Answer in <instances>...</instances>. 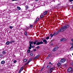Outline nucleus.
Returning a JSON list of instances; mask_svg holds the SVG:
<instances>
[{"label":"nucleus","mask_w":73,"mask_h":73,"mask_svg":"<svg viewBox=\"0 0 73 73\" xmlns=\"http://www.w3.org/2000/svg\"><path fill=\"white\" fill-rule=\"evenodd\" d=\"M25 65H26V64H25Z\"/></svg>","instance_id":"59"},{"label":"nucleus","mask_w":73,"mask_h":73,"mask_svg":"<svg viewBox=\"0 0 73 73\" xmlns=\"http://www.w3.org/2000/svg\"><path fill=\"white\" fill-rule=\"evenodd\" d=\"M44 70L43 69H41L40 70V72H42V70Z\"/></svg>","instance_id":"47"},{"label":"nucleus","mask_w":73,"mask_h":73,"mask_svg":"<svg viewBox=\"0 0 73 73\" xmlns=\"http://www.w3.org/2000/svg\"><path fill=\"white\" fill-rule=\"evenodd\" d=\"M35 41H36V42H37V40H35Z\"/></svg>","instance_id":"57"},{"label":"nucleus","mask_w":73,"mask_h":73,"mask_svg":"<svg viewBox=\"0 0 73 73\" xmlns=\"http://www.w3.org/2000/svg\"><path fill=\"white\" fill-rule=\"evenodd\" d=\"M48 64H52L51 62H49Z\"/></svg>","instance_id":"40"},{"label":"nucleus","mask_w":73,"mask_h":73,"mask_svg":"<svg viewBox=\"0 0 73 73\" xmlns=\"http://www.w3.org/2000/svg\"><path fill=\"white\" fill-rule=\"evenodd\" d=\"M6 44L7 45H9V44H10V42H9V41H8L7 42H6Z\"/></svg>","instance_id":"16"},{"label":"nucleus","mask_w":73,"mask_h":73,"mask_svg":"<svg viewBox=\"0 0 73 73\" xmlns=\"http://www.w3.org/2000/svg\"><path fill=\"white\" fill-rule=\"evenodd\" d=\"M58 48H59L58 47V46H56L52 50V51L53 52H54V51H56V50H57V49H58Z\"/></svg>","instance_id":"5"},{"label":"nucleus","mask_w":73,"mask_h":73,"mask_svg":"<svg viewBox=\"0 0 73 73\" xmlns=\"http://www.w3.org/2000/svg\"><path fill=\"white\" fill-rule=\"evenodd\" d=\"M43 42H44V43H43V44H47V40H46V39H44L43 40Z\"/></svg>","instance_id":"9"},{"label":"nucleus","mask_w":73,"mask_h":73,"mask_svg":"<svg viewBox=\"0 0 73 73\" xmlns=\"http://www.w3.org/2000/svg\"><path fill=\"white\" fill-rule=\"evenodd\" d=\"M69 1L70 2H72V1H73V0H69Z\"/></svg>","instance_id":"39"},{"label":"nucleus","mask_w":73,"mask_h":73,"mask_svg":"<svg viewBox=\"0 0 73 73\" xmlns=\"http://www.w3.org/2000/svg\"><path fill=\"white\" fill-rule=\"evenodd\" d=\"M71 4H73V2H71Z\"/></svg>","instance_id":"53"},{"label":"nucleus","mask_w":73,"mask_h":73,"mask_svg":"<svg viewBox=\"0 0 73 73\" xmlns=\"http://www.w3.org/2000/svg\"><path fill=\"white\" fill-rule=\"evenodd\" d=\"M50 56V55H48L47 58H49V57Z\"/></svg>","instance_id":"30"},{"label":"nucleus","mask_w":73,"mask_h":73,"mask_svg":"<svg viewBox=\"0 0 73 73\" xmlns=\"http://www.w3.org/2000/svg\"><path fill=\"white\" fill-rule=\"evenodd\" d=\"M71 41H72L73 42V39H71Z\"/></svg>","instance_id":"51"},{"label":"nucleus","mask_w":73,"mask_h":73,"mask_svg":"<svg viewBox=\"0 0 73 73\" xmlns=\"http://www.w3.org/2000/svg\"><path fill=\"white\" fill-rule=\"evenodd\" d=\"M65 61H66V59L65 58L62 59L60 60V62H57L58 63H57V64H62V63H64Z\"/></svg>","instance_id":"2"},{"label":"nucleus","mask_w":73,"mask_h":73,"mask_svg":"<svg viewBox=\"0 0 73 73\" xmlns=\"http://www.w3.org/2000/svg\"><path fill=\"white\" fill-rule=\"evenodd\" d=\"M30 27L31 28H33V25H30Z\"/></svg>","instance_id":"31"},{"label":"nucleus","mask_w":73,"mask_h":73,"mask_svg":"<svg viewBox=\"0 0 73 73\" xmlns=\"http://www.w3.org/2000/svg\"><path fill=\"white\" fill-rule=\"evenodd\" d=\"M70 26V25L69 24H67L63 27H62L60 29L58 32H57L58 33H59L60 32H64V31H65L66 29L67 28H69Z\"/></svg>","instance_id":"1"},{"label":"nucleus","mask_w":73,"mask_h":73,"mask_svg":"<svg viewBox=\"0 0 73 73\" xmlns=\"http://www.w3.org/2000/svg\"><path fill=\"white\" fill-rule=\"evenodd\" d=\"M17 0H12V1H17Z\"/></svg>","instance_id":"42"},{"label":"nucleus","mask_w":73,"mask_h":73,"mask_svg":"<svg viewBox=\"0 0 73 73\" xmlns=\"http://www.w3.org/2000/svg\"><path fill=\"white\" fill-rule=\"evenodd\" d=\"M39 20V18L38 17H37V18L36 19V20L35 21V23H37V21H38V20Z\"/></svg>","instance_id":"15"},{"label":"nucleus","mask_w":73,"mask_h":73,"mask_svg":"<svg viewBox=\"0 0 73 73\" xmlns=\"http://www.w3.org/2000/svg\"><path fill=\"white\" fill-rule=\"evenodd\" d=\"M58 33H57V32L56 33H54L53 34V35H54V36H56V35H57V34H58Z\"/></svg>","instance_id":"18"},{"label":"nucleus","mask_w":73,"mask_h":73,"mask_svg":"<svg viewBox=\"0 0 73 73\" xmlns=\"http://www.w3.org/2000/svg\"><path fill=\"white\" fill-rule=\"evenodd\" d=\"M71 48H73V45L71 47Z\"/></svg>","instance_id":"50"},{"label":"nucleus","mask_w":73,"mask_h":73,"mask_svg":"<svg viewBox=\"0 0 73 73\" xmlns=\"http://www.w3.org/2000/svg\"><path fill=\"white\" fill-rule=\"evenodd\" d=\"M33 45H33V46H31V49L32 48H34V47H35V46H33Z\"/></svg>","instance_id":"33"},{"label":"nucleus","mask_w":73,"mask_h":73,"mask_svg":"<svg viewBox=\"0 0 73 73\" xmlns=\"http://www.w3.org/2000/svg\"><path fill=\"white\" fill-rule=\"evenodd\" d=\"M32 60V58H30L28 61L27 63H25V64H29V62H31Z\"/></svg>","instance_id":"8"},{"label":"nucleus","mask_w":73,"mask_h":73,"mask_svg":"<svg viewBox=\"0 0 73 73\" xmlns=\"http://www.w3.org/2000/svg\"><path fill=\"white\" fill-rule=\"evenodd\" d=\"M44 67L43 66L42 68L41 69V70H43L44 69Z\"/></svg>","instance_id":"38"},{"label":"nucleus","mask_w":73,"mask_h":73,"mask_svg":"<svg viewBox=\"0 0 73 73\" xmlns=\"http://www.w3.org/2000/svg\"><path fill=\"white\" fill-rule=\"evenodd\" d=\"M72 68H68V69L67 70V72H72Z\"/></svg>","instance_id":"6"},{"label":"nucleus","mask_w":73,"mask_h":73,"mask_svg":"<svg viewBox=\"0 0 73 73\" xmlns=\"http://www.w3.org/2000/svg\"><path fill=\"white\" fill-rule=\"evenodd\" d=\"M70 50H73V48H71Z\"/></svg>","instance_id":"43"},{"label":"nucleus","mask_w":73,"mask_h":73,"mask_svg":"<svg viewBox=\"0 0 73 73\" xmlns=\"http://www.w3.org/2000/svg\"><path fill=\"white\" fill-rule=\"evenodd\" d=\"M11 42H15V41H13V40H11Z\"/></svg>","instance_id":"44"},{"label":"nucleus","mask_w":73,"mask_h":73,"mask_svg":"<svg viewBox=\"0 0 73 73\" xmlns=\"http://www.w3.org/2000/svg\"><path fill=\"white\" fill-rule=\"evenodd\" d=\"M2 53L3 54H7V53H6V50L3 51L2 52Z\"/></svg>","instance_id":"11"},{"label":"nucleus","mask_w":73,"mask_h":73,"mask_svg":"<svg viewBox=\"0 0 73 73\" xmlns=\"http://www.w3.org/2000/svg\"><path fill=\"white\" fill-rule=\"evenodd\" d=\"M50 45H51V46L53 45V43H51V44H50Z\"/></svg>","instance_id":"46"},{"label":"nucleus","mask_w":73,"mask_h":73,"mask_svg":"<svg viewBox=\"0 0 73 73\" xmlns=\"http://www.w3.org/2000/svg\"><path fill=\"white\" fill-rule=\"evenodd\" d=\"M28 27H26L25 29H24V31H28Z\"/></svg>","instance_id":"13"},{"label":"nucleus","mask_w":73,"mask_h":73,"mask_svg":"<svg viewBox=\"0 0 73 73\" xmlns=\"http://www.w3.org/2000/svg\"><path fill=\"white\" fill-rule=\"evenodd\" d=\"M52 70H48V73H51L52 72Z\"/></svg>","instance_id":"21"},{"label":"nucleus","mask_w":73,"mask_h":73,"mask_svg":"<svg viewBox=\"0 0 73 73\" xmlns=\"http://www.w3.org/2000/svg\"><path fill=\"white\" fill-rule=\"evenodd\" d=\"M37 49H39L40 48V46H38L36 47Z\"/></svg>","instance_id":"35"},{"label":"nucleus","mask_w":73,"mask_h":73,"mask_svg":"<svg viewBox=\"0 0 73 73\" xmlns=\"http://www.w3.org/2000/svg\"><path fill=\"white\" fill-rule=\"evenodd\" d=\"M26 9H28V6H26L25 7Z\"/></svg>","instance_id":"32"},{"label":"nucleus","mask_w":73,"mask_h":73,"mask_svg":"<svg viewBox=\"0 0 73 73\" xmlns=\"http://www.w3.org/2000/svg\"><path fill=\"white\" fill-rule=\"evenodd\" d=\"M72 45H73V42H72Z\"/></svg>","instance_id":"55"},{"label":"nucleus","mask_w":73,"mask_h":73,"mask_svg":"<svg viewBox=\"0 0 73 73\" xmlns=\"http://www.w3.org/2000/svg\"><path fill=\"white\" fill-rule=\"evenodd\" d=\"M12 41H11L10 42V44H12Z\"/></svg>","instance_id":"49"},{"label":"nucleus","mask_w":73,"mask_h":73,"mask_svg":"<svg viewBox=\"0 0 73 73\" xmlns=\"http://www.w3.org/2000/svg\"><path fill=\"white\" fill-rule=\"evenodd\" d=\"M17 8L18 10H20L21 9V8L20 7L17 6Z\"/></svg>","instance_id":"19"},{"label":"nucleus","mask_w":73,"mask_h":73,"mask_svg":"<svg viewBox=\"0 0 73 73\" xmlns=\"http://www.w3.org/2000/svg\"><path fill=\"white\" fill-rule=\"evenodd\" d=\"M38 0H35V1H37Z\"/></svg>","instance_id":"52"},{"label":"nucleus","mask_w":73,"mask_h":73,"mask_svg":"<svg viewBox=\"0 0 73 73\" xmlns=\"http://www.w3.org/2000/svg\"><path fill=\"white\" fill-rule=\"evenodd\" d=\"M49 39V37H47L46 38V40H48V39Z\"/></svg>","instance_id":"34"},{"label":"nucleus","mask_w":73,"mask_h":73,"mask_svg":"<svg viewBox=\"0 0 73 73\" xmlns=\"http://www.w3.org/2000/svg\"><path fill=\"white\" fill-rule=\"evenodd\" d=\"M9 28H10V29H12V28H13V27H12V26H9Z\"/></svg>","instance_id":"29"},{"label":"nucleus","mask_w":73,"mask_h":73,"mask_svg":"<svg viewBox=\"0 0 73 73\" xmlns=\"http://www.w3.org/2000/svg\"><path fill=\"white\" fill-rule=\"evenodd\" d=\"M23 66H22L21 68L20 69V70H19V73H21V71H22V70H23Z\"/></svg>","instance_id":"10"},{"label":"nucleus","mask_w":73,"mask_h":73,"mask_svg":"<svg viewBox=\"0 0 73 73\" xmlns=\"http://www.w3.org/2000/svg\"><path fill=\"white\" fill-rule=\"evenodd\" d=\"M46 68H47L49 69V68H51V66H50L48 65V66H47Z\"/></svg>","instance_id":"22"},{"label":"nucleus","mask_w":73,"mask_h":73,"mask_svg":"<svg viewBox=\"0 0 73 73\" xmlns=\"http://www.w3.org/2000/svg\"><path fill=\"white\" fill-rule=\"evenodd\" d=\"M43 44V42L42 41H41L40 42H38L36 43V45H41V44Z\"/></svg>","instance_id":"4"},{"label":"nucleus","mask_w":73,"mask_h":73,"mask_svg":"<svg viewBox=\"0 0 73 73\" xmlns=\"http://www.w3.org/2000/svg\"><path fill=\"white\" fill-rule=\"evenodd\" d=\"M44 71H45V70L44 69L43 70H42V72H43Z\"/></svg>","instance_id":"48"},{"label":"nucleus","mask_w":73,"mask_h":73,"mask_svg":"<svg viewBox=\"0 0 73 73\" xmlns=\"http://www.w3.org/2000/svg\"><path fill=\"white\" fill-rule=\"evenodd\" d=\"M36 49H34V50H33V51L34 52H36Z\"/></svg>","instance_id":"41"},{"label":"nucleus","mask_w":73,"mask_h":73,"mask_svg":"<svg viewBox=\"0 0 73 73\" xmlns=\"http://www.w3.org/2000/svg\"><path fill=\"white\" fill-rule=\"evenodd\" d=\"M55 69V68H51V69H50V70H54V69Z\"/></svg>","instance_id":"20"},{"label":"nucleus","mask_w":73,"mask_h":73,"mask_svg":"<svg viewBox=\"0 0 73 73\" xmlns=\"http://www.w3.org/2000/svg\"><path fill=\"white\" fill-rule=\"evenodd\" d=\"M30 52H31V50L28 49L27 50V52L28 53H30Z\"/></svg>","instance_id":"27"},{"label":"nucleus","mask_w":73,"mask_h":73,"mask_svg":"<svg viewBox=\"0 0 73 73\" xmlns=\"http://www.w3.org/2000/svg\"><path fill=\"white\" fill-rule=\"evenodd\" d=\"M72 55L73 56V53L72 54Z\"/></svg>","instance_id":"58"},{"label":"nucleus","mask_w":73,"mask_h":73,"mask_svg":"<svg viewBox=\"0 0 73 73\" xmlns=\"http://www.w3.org/2000/svg\"><path fill=\"white\" fill-rule=\"evenodd\" d=\"M1 64H5V61H2L1 62Z\"/></svg>","instance_id":"17"},{"label":"nucleus","mask_w":73,"mask_h":73,"mask_svg":"<svg viewBox=\"0 0 73 73\" xmlns=\"http://www.w3.org/2000/svg\"><path fill=\"white\" fill-rule=\"evenodd\" d=\"M50 36H51V38H52V37H53V36H54V35H53V34L52 35V34L50 35Z\"/></svg>","instance_id":"24"},{"label":"nucleus","mask_w":73,"mask_h":73,"mask_svg":"<svg viewBox=\"0 0 73 73\" xmlns=\"http://www.w3.org/2000/svg\"><path fill=\"white\" fill-rule=\"evenodd\" d=\"M66 41V39L65 38H63L60 40V41L61 42L62 41Z\"/></svg>","instance_id":"7"},{"label":"nucleus","mask_w":73,"mask_h":73,"mask_svg":"<svg viewBox=\"0 0 73 73\" xmlns=\"http://www.w3.org/2000/svg\"><path fill=\"white\" fill-rule=\"evenodd\" d=\"M24 31H25V33H24L25 35V36H27V31L24 30Z\"/></svg>","instance_id":"14"},{"label":"nucleus","mask_w":73,"mask_h":73,"mask_svg":"<svg viewBox=\"0 0 73 73\" xmlns=\"http://www.w3.org/2000/svg\"><path fill=\"white\" fill-rule=\"evenodd\" d=\"M17 62V61L16 60H15L13 62L14 63H16V62Z\"/></svg>","instance_id":"37"},{"label":"nucleus","mask_w":73,"mask_h":73,"mask_svg":"<svg viewBox=\"0 0 73 73\" xmlns=\"http://www.w3.org/2000/svg\"><path fill=\"white\" fill-rule=\"evenodd\" d=\"M29 46H30L29 47V49H31V46H32V44H33V41H32L31 42H29Z\"/></svg>","instance_id":"3"},{"label":"nucleus","mask_w":73,"mask_h":73,"mask_svg":"<svg viewBox=\"0 0 73 73\" xmlns=\"http://www.w3.org/2000/svg\"><path fill=\"white\" fill-rule=\"evenodd\" d=\"M13 56L14 57H16V56L15 55H13Z\"/></svg>","instance_id":"45"},{"label":"nucleus","mask_w":73,"mask_h":73,"mask_svg":"<svg viewBox=\"0 0 73 73\" xmlns=\"http://www.w3.org/2000/svg\"><path fill=\"white\" fill-rule=\"evenodd\" d=\"M33 43L34 45H36V40H35V41L34 42H33Z\"/></svg>","instance_id":"25"},{"label":"nucleus","mask_w":73,"mask_h":73,"mask_svg":"<svg viewBox=\"0 0 73 73\" xmlns=\"http://www.w3.org/2000/svg\"><path fill=\"white\" fill-rule=\"evenodd\" d=\"M58 65H59V64H57V66H58Z\"/></svg>","instance_id":"56"},{"label":"nucleus","mask_w":73,"mask_h":73,"mask_svg":"<svg viewBox=\"0 0 73 73\" xmlns=\"http://www.w3.org/2000/svg\"><path fill=\"white\" fill-rule=\"evenodd\" d=\"M4 14H3V15L4 16Z\"/></svg>","instance_id":"54"},{"label":"nucleus","mask_w":73,"mask_h":73,"mask_svg":"<svg viewBox=\"0 0 73 73\" xmlns=\"http://www.w3.org/2000/svg\"><path fill=\"white\" fill-rule=\"evenodd\" d=\"M27 61H28V59H25L24 60V62H26Z\"/></svg>","instance_id":"26"},{"label":"nucleus","mask_w":73,"mask_h":73,"mask_svg":"<svg viewBox=\"0 0 73 73\" xmlns=\"http://www.w3.org/2000/svg\"><path fill=\"white\" fill-rule=\"evenodd\" d=\"M30 55L31 56H33V53H31L30 54Z\"/></svg>","instance_id":"36"},{"label":"nucleus","mask_w":73,"mask_h":73,"mask_svg":"<svg viewBox=\"0 0 73 73\" xmlns=\"http://www.w3.org/2000/svg\"><path fill=\"white\" fill-rule=\"evenodd\" d=\"M48 13V12L46 11L44 12V15H46V13Z\"/></svg>","instance_id":"23"},{"label":"nucleus","mask_w":73,"mask_h":73,"mask_svg":"<svg viewBox=\"0 0 73 73\" xmlns=\"http://www.w3.org/2000/svg\"><path fill=\"white\" fill-rule=\"evenodd\" d=\"M43 15H41L40 16V19H41V18H42V17H43Z\"/></svg>","instance_id":"28"},{"label":"nucleus","mask_w":73,"mask_h":73,"mask_svg":"<svg viewBox=\"0 0 73 73\" xmlns=\"http://www.w3.org/2000/svg\"><path fill=\"white\" fill-rule=\"evenodd\" d=\"M39 56H40V55H39V54L36 55V57H35L34 58V59H36L37 58H38V57H39Z\"/></svg>","instance_id":"12"}]
</instances>
